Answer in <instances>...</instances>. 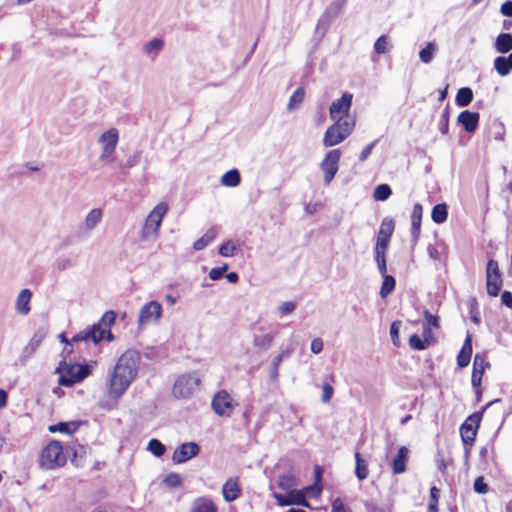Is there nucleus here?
<instances>
[{"mask_svg": "<svg viewBox=\"0 0 512 512\" xmlns=\"http://www.w3.org/2000/svg\"><path fill=\"white\" fill-rule=\"evenodd\" d=\"M128 388V357L122 354L109 375L107 394L98 401V406L104 410L114 409L118 400Z\"/></svg>", "mask_w": 512, "mask_h": 512, "instance_id": "1", "label": "nucleus"}, {"mask_svg": "<svg viewBox=\"0 0 512 512\" xmlns=\"http://www.w3.org/2000/svg\"><path fill=\"white\" fill-rule=\"evenodd\" d=\"M55 373L59 375L60 386L72 387L87 378L91 374V368L88 364H73L63 360L59 362Z\"/></svg>", "mask_w": 512, "mask_h": 512, "instance_id": "2", "label": "nucleus"}, {"mask_svg": "<svg viewBox=\"0 0 512 512\" xmlns=\"http://www.w3.org/2000/svg\"><path fill=\"white\" fill-rule=\"evenodd\" d=\"M168 204L160 202L147 216L140 232V239L145 243H155L159 236V230L163 218L168 212Z\"/></svg>", "mask_w": 512, "mask_h": 512, "instance_id": "3", "label": "nucleus"}, {"mask_svg": "<svg viewBox=\"0 0 512 512\" xmlns=\"http://www.w3.org/2000/svg\"><path fill=\"white\" fill-rule=\"evenodd\" d=\"M116 314L114 311H107L103 314L98 323L93 324L86 330L81 331L74 335L71 342L92 341L98 344L105 338L106 331L114 324Z\"/></svg>", "mask_w": 512, "mask_h": 512, "instance_id": "4", "label": "nucleus"}, {"mask_svg": "<svg viewBox=\"0 0 512 512\" xmlns=\"http://www.w3.org/2000/svg\"><path fill=\"white\" fill-rule=\"evenodd\" d=\"M201 377L198 372L179 375L173 385L172 394L177 399H189L199 390Z\"/></svg>", "mask_w": 512, "mask_h": 512, "instance_id": "5", "label": "nucleus"}, {"mask_svg": "<svg viewBox=\"0 0 512 512\" xmlns=\"http://www.w3.org/2000/svg\"><path fill=\"white\" fill-rule=\"evenodd\" d=\"M355 126L351 118L338 119L327 128L323 136V145L333 147L343 142L353 131Z\"/></svg>", "mask_w": 512, "mask_h": 512, "instance_id": "6", "label": "nucleus"}, {"mask_svg": "<svg viewBox=\"0 0 512 512\" xmlns=\"http://www.w3.org/2000/svg\"><path fill=\"white\" fill-rule=\"evenodd\" d=\"M66 463V457L63 455V447L59 441H51L41 451L39 465L44 470H52L63 466Z\"/></svg>", "mask_w": 512, "mask_h": 512, "instance_id": "7", "label": "nucleus"}, {"mask_svg": "<svg viewBox=\"0 0 512 512\" xmlns=\"http://www.w3.org/2000/svg\"><path fill=\"white\" fill-rule=\"evenodd\" d=\"M492 402L488 403L481 411L474 412L466 418L460 426V436L468 453L469 449L473 446L480 422L482 420L484 410L490 406Z\"/></svg>", "mask_w": 512, "mask_h": 512, "instance_id": "8", "label": "nucleus"}, {"mask_svg": "<svg viewBox=\"0 0 512 512\" xmlns=\"http://www.w3.org/2000/svg\"><path fill=\"white\" fill-rule=\"evenodd\" d=\"M340 158L341 151L339 149H333L326 153L324 159L320 163L325 185H329L336 176Z\"/></svg>", "mask_w": 512, "mask_h": 512, "instance_id": "9", "label": "nucleus"}, {"mask_svg": "<svg viewBox=\"0 0 512 512\" xmlns=\"http://www.w3.org/2000/svg\"><path fill=\"white\" fill-rule=\"evenodd\" d=\"M162 305L157 301L146 303L139 312L138 325L140 329L157 324L162 316Z\"/></svg>", "mask_w": 512, "mask_h": 512, "instance_id": "10", "label": "nucleus"}, {"mask_svg": "<svg viewBox=\"0 0 512 512\" xmlns=\"http://www.w3.org/2000/svg\"><path fill=\"white\" fill-rule=\"evenodd\" d=\"M486 287L487 293L491 297L498 296L502 287V278L499 265L494 259H490L486 266Z\"/></svg>", "mask_w": 512, "mask_h": 512, "instance_id": "11", "label": "nucleus"}, {"mask_svg": "<svg viewBox=\"0 0 512 512\" xmlns=\"http://www.w3.org/2000/svg\"><path fill=\"white\" fill-rule=\"evenodd\" d=\"M211 405L213 411L218 416L230 417L234 411L236 403L226 390H220L214 395Z\"/></svg>", "mask_w": 512, "mask_h": 512, "instance_id": "12", "label": "nucleus"}, {"mask_svg": "<svg viewBox=\"0 0 512 512\" xmlns=\"http://www.w3.org/2000/svg\"><path fill=\"white\" fill-rule=\"evenodd\" d=\"M352 99V94L345 92L340 99L333 101L329 109L330 118L334 121L349 118L348 114L352 105Z\"/></svg>", "mask_w": 512, "mask_h": 512, "instance_id": "13", "label": "nucleus"}, {"mask_svg": "<svg viewBox=\"0 0 512 512\" xmlns=\"http://www.w3.org/2000/svg\"><path fill=\"white\" fill-rule=\"evenodd\" d=\"M46 335L47 330L45 328H39L34 332L28 344L22 349L18 358V361L22 366L26 365L27 361L34 355Z\"/></svg>", "mask_w": 512, "mask_h": 512, "instance_id": "14", "label": "nucleus"}, {"mask_svg": "<svg viewBox=\"0 0 512 512\" xmlns=\"http://www.w3.org/2000/svg\"><path fill=\"white\" fill-rule=\"evenodd\" d=\"M394 231V221L385 218L380 225L374 252H386L389 247L390 239Z\"/></svg>", "mask_w": 512, "mask_h": 512, "instance_id": "15", "label": "nucleus"}, {"mask_svg": "<svg viewBox=\"0 0 512 512\" xmlns=\"http://www.w3.org/2000/svg\"><path fill=\"white\" fill-rule=\"evenodd\" d=\"M102 147V153L100 160L108 159L114 152L118 142V131L115 128H111L108 131L101 134L98 140Z\"/></svg>", "mask_w": 512, "mask_h": 512, "instance_id": "16", "label": "nucleus"}, {"mask_svg": "<svg viewBox=\"0 0 512 512\" xmlns=\"http://www.w3.org/2000/svg\"><path fill=\"white\" fill-rule=\"evenodd\" d=\"M200 452V446L195 442H186L181 444L173 453L172 461L175 464L184 463L194 457Z\"/></svg>", "mask_w": 512, "mask_h": 512, "instance_id": "17", "label": "nucleus"}, {"mask_svg": "<svg viewBox=\"0 0 512 512\" xmlns=\"http://www.w3.org/2000/svg\"><path fill=\"white\" fill-rule=\"evenodd\" d=\"M346 3L347 0H334L331 2L330 5L325 9L323 15L318 20V25H329L343 12Z\"/></svg>", "mask_w": 512, "mask_h": 512, "instance_id": "18", "label": "nucleus"}, {"mask_svg": "<svg viewBox=\"0 0 512 512\" xmlns=\"http://www.w3.org/2000/svg\"><path fill=\"white\" fill-rule=\"evenodd\" d=\"M273 496L281 506L292 504L307 505L305 495L302 492L297 491L296 488L291 493H278L274 491Z\"/></svg>", "mask_w": 512, "mask_h": 512, "instance_id": "19", "label": "nucleus"}, {"mask_svg": "<svg viewBox=\"0 0 512 512\" xmlns=\"http://www.w3.org/2000/svg\"><path fill=\"white\" fill-rule=\"evenodd\" d=\"M479 113L471 112L469 110L462 111L458 116V123L463 126L465 131L472 133L476 130L479 123Z\"/></svg>", "mask_w": 512, "mask_h": 512, "instance_id": "20", "label": "nucleus"}, {"mask_svg": "<svg viewBox=\"0 0 512 512\" xmlns=\"http://www.w3.org/2000/svg\"><path fill=\"white\" fill-rule=\"evenodd\" d=\"M241 494V487L238 478H229L222 487V495L226 502L236 500Z\"/></svg>", "mask_w": 512, "mask_h": 512, "instance_id": "21", "label": "nucleus"}, {"mask_svg": "<svg viewBox=\"0 0 512 512\" xmlns=\"http://www.w3.org/2000/svg\"><path fill=\"white\" fill-rule=\"evenodd\" d=\"M32 298V292L25 288L22 289L15 301V310L18 314L22 316H26L29 314L31 307H30V301Z\"/></svg>", "mask_w": 512, "mask_h": 512, "instance_id": "22", "label": "nucleus"}, {"mask_svg": "<svg viewBox=\"0 0 512 512\" xmlns=\"http://www.w3.org/2000/svg\"><path fill=\"white\" fill-rule=\"evenodd\" d=\"M422 206L419 203H416L413 206L412 214H411V237L414 243H417L420 231H421V221H422Z\"/></svg>", "mask_w": 512, "mask_h": 512, "instance_id": "23", "label": "nucleus"}, {"mask_svg": "<svg viewBox=\"0 0 512 512\" xmlns=\"http://www.w3.org/2000/svg\"><path fill=\"white\" fill-rule=\"evenodd\" d=\"M409 456V449L405 446L399 448L397 455L392 460V471L394 474H402L406 471V462Z\"/></svg>", "mask_w": 512, "mask_h": 512, "instance_id": "24", "label": "nucleus"}, {"mask_svg": "<svg viewBox=\"0 0 512 512\" xmlns=\"http://www.w3.org/2000/svg\"><path fill=\"white\" fill-rule=\"evenodd\" d=\"M472 355V336L467 334L463 346L457 357V364L460 368H464L469 365Z\"/></svg>", "mask_w": 512, "mask_h": 512, "instance_id": "25", "label": "nucleus"}, {"mask_svg": "<svg viewBox=\"0 0 512 512\" xmlns=\"http://www.w3.org/2000/svg\"><path fill=\"white\" fill-rule=\"evenodd\" d=\"M494 69L500 76H507L512 70V52L507 56H498L494 59Z\"/></svg>", "mask_w": 512, "mask_h": 512, "instance_id": "26", "label": "nucleus"}, {"mask_svg": "<svg viewBox=\"0 0 512 512\" xmlns=\"http://www.w3.org/2000/svg\"><path fill=\"white\" fill-rule=\"evenodd\" d=\"M494 49L500 54H506L512 50V34L500 33L494 42Z\"/></svg>", "mask_w": 512, "mask_h": 512, "instance_id": "27", "label": "nucleus"}, {"mask_svg": "<svg viewBox=\"0 0 512 512\" xmlns=\"http://www.w3.org/2000/svg\"><path fill=\"white\" fill-rule=\"evenodd\" d=\"M164 47V41L161 38H153L143 46V52L154 61Z\"/></svg>", "mask_w": 512, "mask_h": 512, "instance_id": "28", "label": "nucleus"}, {"mask_svg": "<svg viewBox=\"0 0 512 512\" xmlns=\"http://www.w3.org/2000/svg\"><path fill=\"white\" fill-rule=\"evenodd\" d=\"M191 512H218L216 505L207 497H199L194 500Z\"/></svg>", "mask_w": 512, "mask_h": 512, "instance_id": "29", "label": "nucleus"}, {"mask_svg": "<svg viewBox=\"0 0 512 512\" xmlns=\"http://www.w3.org/2000/svg\"><path fill=\"white\" fill-rule=\"evenodd\" d=\"M217 234L218 230L215 227L209 228L201 238L194 242V250H203L205 247H207L210 243L214 241V239L217 237Z\"/></svg>", "mask_w": 512, "mask_h": 512, "instance_id": "30", "label": "nucleus"}, {"mask_svg": "<svg viewBox=\"0 0 512 512\" xmlns=\"http://www.w3.org/2000/svg\"><path fill=\"white\" fill-rule=\"evenodd\" d=\"M103 212L100 208L92 209L85 217L84 229L88 232L92 231L101 221Z\"/></svg>", "mask_w": 512, "mask_h": 512, "instance_id": "31", "label": "nucleus"}, {"mask_svg": "<svg viewBox=\"0 0 512 512\" xmlns=\"http://www.w3.org/2000/svg\"><path fill=\"white\" fill-rule=\"evenodd\" d=\"M294 351V347L290 346L282 349L280 353L273 359L271 367V377L276 378L278 376L279 366L283 360L288 359Z\"/></svg>", "mask_w": 512, "mask_h": 512, "instance_id": "32", "label": "nucleus"}, {"mask_svg": "<svg viewBox=\"0 0 512 512\" xmlns=\"http://www.w3.org/2000/svg\"><path fill=\"white\" fill-rule=\"evenodd\" d=\"M220 183L225 187H237L241 183V175L237 169H231L225 172L220 179Z\"/></svg>", "mask_w": 512, "mask_h": 512, "instance_id": "33", "label": "nucleus"}, {"mask_svg": "<svg viewBox=\"0 0 512 512\" xmlns=\"http://www.w3.org/2000/svg\"><path fill=\"white\" fill-rule=\"evenodd\" d=\"M448 207L445 203L437 204L433 207L431 212L432 220L437 224H442L447 220Z\"/></svg>", "mask_w": 512, "mask_h": 512, "instance_id": "34", "label": "nucleus"}, {"mask_svg": "<svg viewBox=\"0 0 512 512\" xmlns=\"http://www.w3.org/2000/svg\"><path fill=\"white\" fill-rule=\"evenodd\" d=\"M355 475L358 478V480L363 481L368 477V464L367 462L361 457L359 452L355 453Z\"/></svg>", "mask_w": 512, "mask_h": 512, "instance_id": "35", "label": "nucleus"}, {"mask_svg": "<svg viewBox=\"0 0 512 512\" xmlns=\"http://www.w3.org/2000/svg\"><path fill=\"white\" fill-rule=\"evenodd\" d=\"M473 100V92L469 87L460 88L456 94V104L459 107H465L469 105Z\"/></svg>", "mask_w": 512, "mask_h": 512, "instance_id": "36", "label": "nucleus"}, {"mask_svg": "<svg viewBox=\"0 0 512 512\" xmlns=\"http://www.w3.org/2000/svg\"><path fill=\"white\" fill-rule=\"evenodd\" d=\"M437 50L438 47L435 42H428L427 45L419 52L421 62L424 64L431 63Z\"/></svg>", "mask_w": 512, "mask_h": 512, "instance_id": "37", "label": "nucleus"}, {"mask_svg": "<svg viewBox=\"0 0 512 512\" xmlns=\"http://www.w3.org/2000/svg\"><path fill=\"white\" fill-rule=\"evenodd\" d=\"M396 286V280L392 275H385L383 277V282L380 288V297L382 299L387 298L391 292L395 289Z\"/></svg>", "mask_w": 512, "mask_h": 512, "instance_id": "38", "label": "nucleus"}, {"mask_svg": "<svg viewBox=\"0 0 512 512\" xmlns=\"http://www.w3.org/2000/svg\"><path fill=\"white\" fill-rule=\"evenodd\" d=\"M304 97H305L304 88L298 87L291 95L287 109L289 111H293V110L297 109L300 106V104L303 102Z\"/></svg>", "mask_w": 512, "mask_h": 512, "instance_id": "39", "label": "nucleus"}, {"mask_svg": "<svg viewBox=\"0 0 512 512\" xmlns=\"http://www.w3.org/2000/svg\"><path fill=\"white\" fill-rule=\"evenodd\" d=\"M273 342L274 337L268 333L256 335L253 340L254 346L263 350L269 349L273 345Z\"/></svg>", "mask_w": 512, "mask_h": 512, "instance_id": "40", "label": "nucleus"}, {"mask_svg": "<svg viewBox=\"0 0 512 512\" xmlns=\"http://www.w3.org/2000/svg\"><path fill=\"white\" fill-rule=\"evenodd\" d=\"M277 485L283 490L282 493H291L296 488L295 479L291 475L280 476Z\"/></svg>", "mask_w": 512, "mask_h": 512, "instance_id": "41", "label": "nucleus"}, {"mask_svg": "<svg viewBox=\"0 0 512 512\" xmlns=\"http://www.w3.org/2000/svg\"><path fill=\"white\" fill-rule=\"evenodd\" d=\"M77 425L69 422H59L57 424L49 426L48 430L51 433L61 432L66 434H72L76 431Z\"/></svg>", "mask_w": 512, "mask_h": 512, "instance_id": "42", "label": "nucleus"}, {"mask_svg": "<svg viewBox=\"0 0 512 512\" xmlns=\"http://www.w3.org/2000/svg\"><path fill=\"white\" fill-rule=\"evenodd\" d=\"M238 250L239 246L234 241L228 240L219 247V254L223 257H233Z\"/></svg>", "mask_w": 512, "mask_h": 512, "instance_id": "43", "label": "nucleus"}, {"mask_svg": "<svg viewBox=\"0 0 512 512\" xmlns=\"http://www.w3.org/2000/svg\"><path fill=\"white\" fill-rule=\"evenodd\" d=\"M489 367V362L486 361L485 357L480 354H476L473 361V374L483 376L486 368Z\"/></svg>", "mask_w": 512, "mask_h": 512, "instance_id": "44", "label": "nucleus"}, {"mask_svg": "<svg viewBox=\"0 0 512 512\" xmlns=\"http://www.w3.org/2000/svg\"><path fill=\"white\" fill-rule=\"evenodd\" d=\"M392 194V190L388 184L378 185L373 192V197L377 201H385Z\"/></svg>", "mask_w": 512, "mask_h": 512, "instance_id": "45", "label": "nucleus"}, {"mask_svg": "<svg viewBox=\"0 0 512 512\" xmlns=\"http://www.w3.org/2000/svg\"><path fill=\"white\" fill-rule=\"evenodd\" d=\"M147 450L156 457H161L166 452V447L157 439H151L148 443Z\"/></svg>", "mask_w": 512, "mask_h": 512, "instance_id": "46", "label": "nucleus"}, {"mask_svg": "<svg viewBox=\"0 0 512 512\" xmlns=\"http://www.w3.org/2000/svg\"><path fill=\"white\" fill-rule=\"evenodd\" d=\"M449 114H450V109H449V106L447 105L444 108V110L442 111V114H441L439 122H438L439 131L443 135L447 134L449 131Z\"/></svg>", "mask_w": 512, "mask_h": 512, "instance_id": "47", "label": "nucleus"}, {"mask_svg": "<svg viewBox=\"0 0 512 512\" xmlns=\"http://www.w3.org/2000/svg\"><path fill=\"white\" fill-rule=\"evenodd\" d=\"M374 50L377 54H385L389 51V38L381 35L374 43Z\"/></svg>", "mask_w": 512, "mask_h": 512, "instance_id": "48", "label": "nucleus"}, {"mask_svg": "<svg viewBox=\"0 0 512 512\" xmlns=\"http://www.w3.org/2000/svg\"><path fill=\"white\" fill-rule=\"evenodd\" d=\"M375 254V262L377 264V268L382 277H385L387 274V263H386V252H374Z\"/></svg>", "mask_w": 512, "mask_h": 512, "instance_id": "49", "label": "nucleus"}, {"mask_svg": "<svg viewBox=\"0 0 512 512\" xmlns=\"http://www.w3.org/2000/svg\"><path fill=\"white\" fill-rule=\"evenodd\" d=\"M439 494H440V491L437 487H435V486L431 487L430 501H429V510L431 512H438Z\"/></svg>", "mask_w": 512, "mask_h": 512, "instance_id": "50", "label": "nucleus"}, {"mask_svg": "<svg viewBox=\"0 0 512 512\" xmlns=\"http://www.w3.org/2000/svg\"><path fill=\"white\" fill-rule=\"evenodd\" d=\"M164 483L168 487H179L182 484V478L179 474L172 472L166 475Z\"/></svg>", "mask_w": 512, "mask_h": 512, "instance_id": "51", "label": "nucleus"}, {"mask_svg": "<svg viewBox=\"0 0 512 512\" xmlns=\"http://www.w3.org/2000/svg\"><path fill=\"white\" fill-rule=\"evenodd\" d=\"M409 345L414 350H424L426 348V342L422 340L417 334L410 336Z\"/></svg>", "mask_w": 512, "mask_h": 512, "instance_id": "52", "label": "nucleus"}, {"mask_svg": "<svg viewBox=\"0 0 512 512\" xmlns=\"http://www.w3.org/2000/svg\"><path fill=\"white\" fill-rule=\"evenodd\" d=\"M228 265L224 264L221 267H214L209 272V278L213 281L219 280L222 278L223 274L227 271Z\"/></svg>", "mask_w": 512, "mask_h": 512, "instance_id": "53", "label": "nucleus"}, {"mask_svg": "<svg viewBox=\"0 0 512 512\" xmlns=\"http://www.w3.org/2000/svg\"><path fill=\"white\" fill-rule=\"evenodd\" d=\"M423 325H427L430 328L431 327L437 328L439 326V319L437 316H434L433 314H431L428 310H425Z\"/></svg>", "mask_w": 512, "mask_h": 512, "instance_id": "54", "label": "nucleus"}, {"mask_svg": "<svg viewBox=\"0 0 512 512\" xmlns=\"http://www.w3.org/2000/svg\"><path fill=\"white\" fill-rule=\"evenodd\" d=\"M295 309H296L295 302H293V301H286V302H283L279 306L278 311L283 316V315H287V314L292 313Z\"/></svg>", "mask_w": 512, "mask_h": 512, "instance_id": "55", "label": "nucleus"}, {"mask_svg": "<svg viewBox=\"0 0 512 512\" xmlns=\"http://www.w3.org/2000/svg\"><path fill=\"white\" fill-rule=\"evenodd\" d=\"M474 491L479 494H485L488 491V485L484 482L483 477H478L474 481Z\"/></svg>", "mask_w": 512, "mask_h": 512, "instance_id": "56", "label": "nucleus"}, {"mask_svg": "<svg viewBox=\"0 0 512 512\" xmlns=\"http://www.w3.org/2000/svg\"><path fill=\"white\" fill-rule=\"evenodd\" d=\"M54 265L59 271H64L72 266V262L69 258L61 257L56 260Z\"/></svg>", "mask_w": 512, "mask_h": 512, "instance_id": "57", "label": "nucleus"}, {"mask_svg": "<svg viewBox=\"0 0 512 512\" xmlns=\"http://www.w3.org/2000/svg\"><path fill=\"white\" fill-rule=\"evenodd\" d=\"M332 512H349L341 498H336L331 504Z\"/></svg>", "mask_w": 512, "mask_h": 512, "instance_id": "58", "label": "nucleus"}, {"mask_svg": "<svg viewBox=\"0 0 512 512\" xmlns=\"http://www.w3.org/2000/svg\"><path fill=\"white\" fill-rule=\"evenodd\" d=\"M323 394H322V401L328 402L333 396V388L328 383H324L322 386Z\"/></svg>", "mask_w": 512, "mask_h": 512, "instance_id": "59", "label": "nucleus"}, {"mask_svg": "<svg viewBox=\"0 0 512 512\" xmlns=\"http://www.w3.org/2000/svg\"><path fill=\"white\" fill-rule=\"evenodd\" d=\"M311 352L314 354H319L323 350V341L321 338H314L311 342L310 346Z\"/></svg>", "mask_w": 512, "mask_h": 512, "instance_id": "60", "label": "nucleus"}, {"mask_svg": "<svg viewBox=\"0 0 512 512\" xmlns=\"http://www.w3.org/2000/svg\"><path fill=\"white\" fill-rule=\"evenodd\" d=\"M377 140L374 141V142H371L370 144H368L359 154V160L360 161H365L369 155L371 154L375 144H376Z\"/></svg>", "mask_w": 512, "mask_h": 512, "instance_id": "61", "label": "nucleus"}, {"mask_svg": "<svg viewBox=\"0 0 512 512\" xmlns=\"http://www.w3.org/2000/svg\"><path fill=\"white\" fill-rule=\"evenodd\" d=\"M500 12L506 17H512V0L505 1L500 7Z\"/></svg>", "mask_w": 512, "mask_h": 512, "instance_id": "62", "label": "nucleus"}, {"mask_svg": "<svg viewBox=\"0 0 512 512\" xmlns=\"http://www.w3.org/2000/svg\"><path fill=\"white\" fill-rule=\"evenodd\" d=\"M501 301L505 306L512 308V293L504 291L501 295Z\"/></svg>", "mask_w": 512, "mask_h": 512, "instance_id": "63", "label": "nucleus"}, {"mask_svg": "<svg viewBox=\"0 0 512 512\" xmlns=\"http://www.w3.org/2000/svg\"><path fill=\"white\" fill-rule=\"evenodd\" d=\"M427 252H428L430 258L433 259V260H438L440 258L439 251L433 245H429L427 247Z\"/></svg>", "mask_w": 512, "mask_h": 512, "instance_id": "64", "label": "nucleus"}]
</instances>
